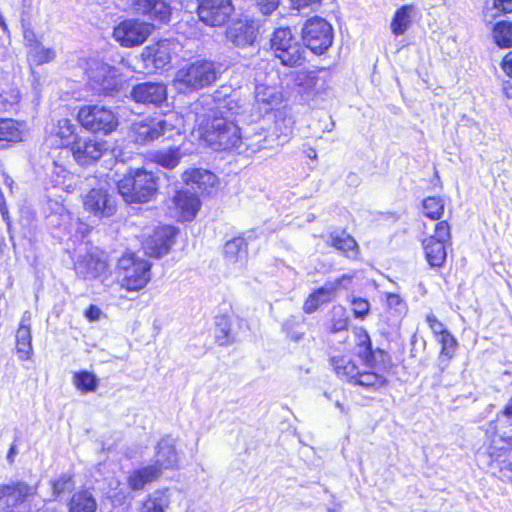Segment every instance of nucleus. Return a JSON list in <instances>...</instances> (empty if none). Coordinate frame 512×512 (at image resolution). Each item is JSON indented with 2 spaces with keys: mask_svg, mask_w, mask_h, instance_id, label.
<instances>
[{
  "mask_svg": "<svg viewBox=\"0 0 512 512\" xmlns=\"http://www.w3.org/2000/svg\"><path fill=\"white\" fill-rule=\"evenodd\" d=\"M155 122H166V123L168 122L169 123L165 126L162 125L163 127H161V136L166 135L168 138L172 137L173 131H175L176 134H180L182 128H184V126H185V124L183 123L184 120L173 113L166 115L165 118L162 120H155ZM185 122L187 125L191 124V127L194 124L191 121H187L186 118H185Z\"/></svg>",
  "mask_w": 512,
  "mask_h": 512,
  "instance_id": "4c0bfd02",
  "label": "nucleus"
},
{
  "mask_svg": "<svg viewBox=\"0 0 512 512\" xmlns=\"http://www.w3.org/2000/svg\"><path fill=\"white\" fill-rule=\"evenodd\" d=\"M424 214L432 219L438 220L442 217L444 212V201L440 197L429 196L423 200Z\"/></svg>",
  "mask_w": 512,
  "mask_h": 512,
  "instance_id": "ea45409f",
  "label": "nucleus"
},
{
  "mask_svg": "<svg viewBox=\"0 0 512 512\" xmlns=\"http://www.w3.org/2000/svg\"><path fill=\"white\" fill-rule=\"evenodd\" d=\"M182 179L192 189H198L202 192H209L218 180L214 173L200 168L186 170L182 175Z\"/></svg>",
  "mask_w": 512,
  "mask_h": 512,
  "instance_id": "412c9836",
  "label": "nucleus"
},
{
  "mask_svg": "<svg viewBox=\"0 0 512 512\" xmlns=\"http://www.w3.org/2000/svg\"><path fill=\"white\" fill-rule=\"evenodd\" d=\"M20 99V95H19V91L18 90H13L12 93H11V99H7V98H4L3 97V100L6 101V102H9L10 104H15L19 101Z\"/></svg>",
  "mask_w": 512,
  "mask_h": 512,
  "instance_id": "0e129e2a",
  "label": "nucleus"
},
{
  "mask_svg": "<svg viewBox=\"0 0 512 512\" xmlns=\"http://www.w3.org/2000/svg\"><path fill=\"white\" fill-rule=\"evenodd\" d=\"M74 487L72 478L67 475L61 476L59 479L52 483L53 494L59 496L62 493L71 491Z\"/></svg>",
  "mask_w": 512,
  "mask_h": 512,
  "instance_id": "49530a36",
  "label": "nucleus"
},
{
  "mask_svg": "<svg viewBox=\"0 0 512 512\" xmlns=\"http://www.w3.org/2000/svg\"><path fill=\"white\" fill-rule=\"evenodd\" d=\"M181 159V153L178 148H171L164 151H159L155 155V161L167 169L176 167Z\"/></svg>",
  "mask_w": 512,
  "mask_h": 512,
  "instance_id": "79ce46f5",
  "label": "nucleus"
},
{
  "mask_svg": "<svg viewBox=\"0 0 512 512\" xmlns=\"http://www.w3.org/2000/svg\"><path fill=\"white\" fill-rule=\"evenodd\" d=\"M131 96L136 102L159 106L166 101L167 90L162 83L145 82L136 85Z\"/></svg>",
  "mask_w": 512,
  "mask_h": 512,
  "instance_id": "a211bd4d",
  "label": "nucleus"
},
{
  "mask_svg": "<svg viewBox=\"0 0 512 512\" xmlns=\"http://www.w3.org/2000/svg\"><path fill=\"white\" fill-rule=\"evenodd\" d=\"M179 454L176 450V439L172 436L163 437L155 447L153 464L135 470L128 478L129 487L140 490L158 479L163 470H173L178 467Z\"/></svg>",
  "mask_w": 512,
  "mask_h": 512,
  "instance_id": "f03ea898",
  "label": "nucleus"
},
{
  "mask_svg": "<svg viewBox=\"0 0 512 512\" xmlns=\"http://www.w3.org/2000/svg\"><path fill=\"white\" fill-rule=\"evenodd\" d=\"M16 453H17V451H16V447H15L14 445H12V446H11V448H10V450H9V452H8L7 459H8L9 461H12V460H13V457H14V455H15Z\"/></svg>",
  "mask_w": 512,
  "mask_h": 512,
  "instance_id": "774afa93",
  "label": "nucleus"
},
{
  "mask_svg": "<svg viewBox=\"0 0 512 512\" xmlns=\"http://www.w3.org/2000/svg\"><path fill=\"white\" fill-rule=\"evenodd\" d=\"M121 80L117 73V70L114 68L110 74H108L105 79L102 80V84L99 87H94V90L99 94H111L113 91H116L120 86Z\"/></svg>",
  "mask_w": 512,
  "mask_h": 512,
  "instance_id": "c03bdc74",
  "label": "nucleus"
},
{
  "mask_svg": "<svg viewBox=\"0 0 512 512\" xmlns=\"http://www.w3.org/2000/svg\"><path fill=\"white\" fill-rule=\"evenodd\" d=\"M109 150L106 140L95 137H75L70 146V152L75 162L83 167L99 161Z\"/></svg>",
  "mask_w": 512,
  "mask_h": 512,
  "instance_id": "1a4fd4ad",
  "label": "nucleus"
},
{
  "mask_svg": "<svg viewBox=\"0 0 512 512\" xmlns=\"http://www.w3.org/2000/svg\"><path fill=\"white\" fill-rule=\"evenodd\" d=\"M281 93L274 86L258 84L255 87V100L259 105H263L265 110L281 102Z\"/></svg>",
  "mask_w": 512,
  "mask_h": 512,
  "instance_id": "c85d7f7f",
  "label": "nucleus"
},
{
  "mask_svg": "<svg viewBox=\"0 0 512 512\" xmlns=\"http://www.w3.org/2000/svg\"><path fill=\"white\" fill-rule=\"evenodd\" d=\"M340 318L334 319L333 324L331 326V331L333 333L345 330L348 326V319L344 317V310L342 308L339 309Z\"/></svg>",
  "mask_w": 512,
  "mask_h": 512,
  "instance_id": "6e6d98bb",
  "label": "nucleus"
},
{
  "mask_svg": "<svg viewBox=\"0 0 512 512\" xmlns=\"http://www.w3.org/2000/svg\"><path fill=\"white\" fill-rule=\"evenodd\" d=\"M302 39L313 53L322 54L332 45V26L320 17L308 19L302 28Z\"/></svg>",
  "mask_w": 512,
  "mask_h": 512,
  "instance_id": "6e6552de",
  "label": "nucleus"
},
{
  "mask_svg": "<svg viewBox=\"0 0 512 512\" xmlns=\"http://www.w3.org/2000/svg\"><path fill=\"white\" fill-rule=\"evenodd\" d=\"M353 314L356 318L364 319L370 310V303L364 298H354L351 302Z\"/></svg>",
  "mask_w": 512,
  "mask_h": 512,
  "instance_id": "de8ad7c7",
  "label": "nucleus"
},
{
  "mask_svg": "<svg viewBox=\"0 0 512 512\" xmlns=\"http://www.w3.org/2000/svg\"><path fill=\"white\" fill-rule=\"evenodd\" d=\"M119 194L127 203H145L154 198L158 185L152 172L130 170L116 182Z\"/></svg>",
  "mask_w": 512,
  "mask_h": 512,
  "instance_id": "7ed1b4c3",
  "label": "nucleus"
},
{
  "mask_svg": "<svg viewBox=\"0 0 512 512\" xmlns=\"http://www.w3.org/2000/svg\"><path fill=\"white\" fill-rule=\"evenodd\" d=\"M497 422L501 426H511L512 425V397L509 399L504 410L498 414Z\"/></svg>",
  "mask_w": 512,
  "mask_h": 512,
  "instance_id": "3c124183",
  "label": "nucleus"
},
{
  "mask_svg": "<svg viewBox=\"0 0 512 512\" xmlns=\"http://www.w3.org/2000/svg\"><path fill=\"white\" fill-rule=\"evenodd\" d=\"M96 500L88 491L75 493L69 504V512H95Z\"/></svg>",
  "mask_w": 512,
  "mask_h": 512,
  "instance_id": "473e14b6",
  "label": "nucleus"
},
{
  "mask_svg": "<svg viewBox=\"0 0 512 512\" xmlns=\"http://www.w3.org/2000/svg\"><path fill=\"white\" fill-rule=\"evenodd\" d=\"M450 226L447 221H440L435 226L434 234L423 240V247L431 267H441L447 257L446 244L450 242Z\"/></svg>",
  "mask_w": 512,
  "mask_h": 512,
  "instance_id": "9d476101",
  "label": "nucleus"
},
{
  "mask_svg": "<svg viewBox=\"0 0 512 512\" xmlns=\"http://www.w3.org/2000/svg\"><path fill=\"white\" fill-rule=\"evenodd\" d=\"M167 124L169 123L155 122V120L134 123L132 127L134 140L140 144L153 141L161 136V125L165 126Z\"/></svg>",
  "mask_w": 512,
  "mask_h": 512,
  "instance_id": "393cba45",
  "label": "nucleus"
},
{
  "mask_svg": "<svg viewBox=\"0 0 512 512\" xmlns=\"http://www.w3.org/2000/svg\"><path fill=\"white\" fill-rule=\"evenodd\" d=\"M76 273L84 279H94L105 275L108 271L106 260L96 254H89L75 265Z\"/></svg>",
  "mask_w": 512,
  "mask_h": 512,
  "instance_id": "aec40b11",
  "label": "nucleus"
},
{
  "mask_svg": "<svg viewBox=\"0 0 512 512\" xmlns=\"http://www.w3.org/2000/svg\"><path fill=\"white\" fill-rule=\"evenodd\" d=\"M357 354L368 367H372L375 353L372 351L371 346H368L367 354L364 352V348L357 347Z\"/></svg>",
  "mask_w": 512,
  "mask_h": 512,
  "instance_id": "4d7b16f0",
  "label": "nucleus"
},
{
  "mask_svg": "<svg viewBox=\"0 0 512 512\" xmlns=\"http://www.w3.org/2000/svg\"><path fill=\"white\" fill-rule=\"evenodd\" d=\"M354 384L367 389L377 390L386 384V379L378 373L359 370Z\"/></svg>",
  "mask_w": 512,
  "mask_h": 512,
  "instance_id": "c9c22d12",
  "label": "nucleus"
},
{
  "mask_svg": "<svg viewBox=\"0 0 512 512\" xmlns=\"http://www.w3.org/2000/svg\"><path fill=\"white\" fill-rule=\"evenodd\" d=\"M151 264L132 253L124 254L118 261L117 277L127 291L143 289L151 279Z\"/></svg>",
  "mask_w": 512,
  "mask_h": 512,
  "instance_id": "39448f33",
  "label": "nucleus"
},
{
  "mask_svg": "<svg viewBox=\"0 0 512 512\" xmlns=\"http://www.w3.org/2000/svg\"><path fill=\"white\" fill-rule=\"evenodd\" d=\"M35 491V487L24 482L0 486V512H23L25 502Z\"/></svg>",
  "mask_w": 512,
  "mask_h": 512,
  "instance_id": "f8f14e48",
  "label": "nucleus"
},
{
  "mask_svg": "<svg viewBox=\"0 0 512 512\" xmlns=\"http://www.w3.org/2000/svg\"><path fill=\"white\" fill-rule=\"evenodd\" d=\"M386 302L389 309L394 310L398 316H401L403 313H405L406 305L398 294L388 293Z\"/></svg>",
  "mask_w": 512,
  "mask_h": 512,
  "instance_id": "09e8293b",
  "label": "nucleus"
},
{
  "mask_svg": "<svg viewBox=\"0 0 512 512\" xmlns=\"http://www.w3.org/2000/svg\"><path fill=\"white\" fill-rule=\"evenodd\" d=\"M331 363L339 378L354 383L360 369L352 360L345 356L333 357Z\"/></svg>",
  "mask_w": 512,
  "mask_h": 512,
  "instance_id": "cd10ccee",
  "label": "nucleus"
},
{
  "mask_svg": "<svg viewBox=\"0 0 512 512\" xmlns=\"http://www.w3.org/2000/svg\"><path fill=\"white\" fill-rule=\"evenodd\" d=\"M322 0H289L290 7L293 10L301 11L306 8L315 9Z\"/></svg>",
  "mask_w": 512,
  "mask_h": 512,
  "instance_id": "603ef678",
  "label": "nucleus"
},
{
  "mask_svg": "<svg viewBox=\"0 0 512 512\" xmlns=\"http://www.w3.org/2000/svg\"><path fill=\"white\" fill-rule=\"evenodd\" d=\"M352 282V277L343 275L334 281L326 282L322 287L314 291L304 303V311L308 314L315 312L322 304L330 302L341 289L347 290Z\"/></svg>",
  "mask_w": 512,
  "mask_h": 512,
  "instance_id": "4468645a",
  "label": "nucleus"
},
{
  "mask_svg": "<svg viewBox=\"0 0 512 512\" xmlns=\"http://www.w3.org/2000/svg\"><path fill=\"white\" fill-rule=\"evenodd\" d=\"M153 26L149 23L128 19L119 23L113 31V37L121 46L133 47L141 45L152 33Z\"/></svg>",
  "mask_w": 512,
  "mask_h": 512,
  "instance_id": "9b49d317",
  "label": "nucleus"
},
{
  "mask_svg": "<svg viewBox=\"0 0 512 512\" xmlns=\"http://www.w3.org/2000/svg\"><path fill=\"white\" fill-rule=\"evenodd\" d=\"M24 42L28 50L36 44L40 43L34 31L28 28L24 30Z\"/></svg>",
  "mask_w": 512,
  "mask_h": 512,
  "instance_id": "13d9d810",
  "label": "nucleus"
},
{
  "mask_svg": "<svg viewBox=\"0 0 512 512\" xmlns=\"http://www.w3.org/2000/svg\"><path fill=\"white\" fill-rule=\"evenodd\" d=\"M494 6L503 12H511L512 0H494Z\"/></svg>",
  "mask_w": 512,
  "mask_h": 512,
  "instance_id": "052dcab7",
  "label": "nucleus"
},
{
  "mask_svg": "<svg viewBox=\"0 0 512 512\" xmlns=\"http://www.w3.org/2000/svg\"><path fill=\"white\" fill-rule=\"evenodd\" d=\"M355 336L357 338V347L364 348V352L368 353V346H371L370 337L366 330L363 328H359L355 331Z\"/></svg>",
  "mask_w": 512,
  "mask_h": 512,
  "instance_id": "5fc2aeb1",
  "label": "nucleus"
},
{
  "mask_svg": "<svg viewBox=\"0 0 512 512\" xmlns=\"http://www.w3.org/2000/svg\"><path fill=\"white\" fill-rule=\"evenodd\" d=\"M225 257L231 262H237L245 258L247 254V244L242 237H236L224 246Z\"/></svg>",
  "mask_w": 512,
  "mask_h": 512,
  "instance_id": "72a5a7b5",
  "label": "nucleus"
},
{
  "mask_svg": "<svg viewBox=\"0 0 512 512\" xmlns=\"http://www.w3.org/2000/svg\"><path fill=\"white\" fill-rule=\"evenodd\" d=\"M233 11L232 0H200L197 9L199 19L212 27L224 25Z\"/></svg>",
  "mask_w": 512,
  "mask_h": 512,
  "instance_id": "ddd939ff",
  "label": "nucleus"
},
{
  "mask_svg": "<svg viewBox=\"0 0 512 512\" xmlns=\"http://www.w3.org/2000/svg\"><path fill=\"white\" fill-rule=\"evenodd\" d=\"M85 211L97 218H109L116 212V203L102 188H93L83 197Z\"/></svg>",
  "mask_w": 512,
  "mask_h": 512,
  "instance_id": "dca6fc26",
  "label": "nucleus"
},
{
  "mask_svg": "<svg viewBox=\"0 0 512 512\" xmlns=\"http://www.w3.org/2000/svg\"><path fill=\"white\" fill-rule=\"evenodd\" d=\"M77 120L87 131L94 134L108 135L116 130L119 120L109 107L100 104H87L79 108Z\"/></svg>",
  "mask_w": 512,
  "mask_h": 512,
  "instance_id": "0eeeda50",
  "label": "nucleus"
},
{
  "mask_svg": "<svg viewBox=\"0 0 512 512\" xmlns=\"http://www.w3.org/2000/svg\"><path fill=\"white\" fill-rule=\"evenodd\" d=\"M437 341L441 344V355L451 359L457 350L458 342L456 338L449 332H444Z\"/></svg>",
  "mask_w": 512,
  "mask_h": 512,
  "instance_id": "37998d69",
  "label": "nucleus"
},
{
  "mask_svg": "<svg viewBox=\"0 0 512 512\" xmlns=\"http://www.w3.org/2000/svg\"><path fill=\"white\" fill-rule=\"evenodd\" d=\"M55 56V50L44 47L41 42L31 47L27 52L28 61L36 65L48 63L52 61Z\"/></svg>",
  "mask_w": 512,
  "mask_h": 512,
  "instance_id": "f704fd0d",
  "label": "nucleus"
},
{
  "mask_svg": "<svg viewBox=\"0 0 512 512\" xmlns=\"http://www.w3.org/2000/svg\"><path fill=\"white\" fill-rule=\"evenodd\" d=\"M415 10L413 5H404L395 12L390 24L391 31L395 36L402 35L408 30L412 24Z\"/></svg>",
  "mask_w": 512,
  "mask_h": 512,
  "instance_id": "bb28decb",
  "label": "nucleus"
},
{
  "mask_svg": "<svg viewBox=\"0 0 512 512\" xmlns=\"http://www.w3.org/2000/svg\"><path fill=\"white\" fill-rule=\"evenodd\" d=\"M231 323L227 316L221 315L215 317V339L221 345H228L232 342L230 336Z\"/></svg>",
  "mask_w": 512,
  "mask_h": 512,
  "instance_id": "e433bc0d",
  "label": "nucleus"
},
{
  "mask_svg": "<svg viewBox=\"0 0 512 512\" xmlns=\"http://www.w3.org/2000/svg\"><path fill=\"white\" fill-rule=\"evenodd\" d=\"M177 229L172 226H162L154 230L153 234L143 242V249L147 256L160 258L166 255L174 244Z\"/></svg>",
  "mask_w": 512,
  "mask_h": 512,
  "instance_id": "2eb2a0df",
  "label": "nucleus"
},
{
  "mask_svg": "<svg viewBox=\"0 0 512 512\" xmlns=\"http://www.w3.org/2000/svg\"><path fill=\"white\" fill-rule=\"evenodd\" d=\"M502 70L512 78V51L506 54L501 62Z\"/></svg>",
  "mask_w": 512,
  "mask_h": 512,
  "instance_id": "bf43d9fd",
  "label": "nucleus"
},
{
  "mask_svg": "<svg viewBox=\"0 0 512 512\" xmlns=\"http://www.w3.org/2000/svg\"><path fill=\"white\" fill-rule=\"evenodd\" d=\"M493 37L498 46L512 47V23L498 22L493 29Z\"/></svg>",
  "mask_w": 512,
  "mask_h": 512,
  "instance_id": "58836bf2",
  "label": "nucleus"
},
{
  "mask_svg": "<svg viewBox=\"0 0 512 512\" xmlns=\"http://www.w3.org/2000/svg\"><path fill=\"white\" fill-rule=\"evenodd\" d=\"M227 38L236 46H247L254 42L256 31L252 24L238 21L228 28Z\"/></svg>",
  "mask_w": 512,
  "mask_h": 512,
  "instance_id": "b1692460",
  "label": "nucleus"
},
{
  "mask_svg": "<svg viewBox=\"0 0 512 512\" xmlns=\"http://www.w3.org/2000/svg\"><path fill=\"white\" fill-rule=\"evenodd\" d=\"M270 48L283 66L297 67L305 62L306 50L289 27L274 30L270 38Z\"/></svg>",
  "mask_w": 512,
  "mask_h": 512,
  "instance_id": "20e7f679",
  "label": "nucleus"
},
{
  "mask_svg": "<svg viewBox=\"0 0 512 512\" xmlns=\"http://www.w3.org/2000/svg\"><path fill=\"white\" fill-rule=\"evenodd\" d=\"M303 332L301 331H289L288 337L294 342H298L303 338Z\"/></svg>",
  "mask_w": 512,
  "mask_h": 512,
  "instance_id": "e2e57ef3",
  "label": "nucleus"
},
{
  "mask_svg": "<svg viewBox=\"0 0 512 512\" xmlns=\"http://www.w3.org/2000/svg\"><path fill=\"white\" fill-rule=\"evenodd\" d=\"M169 503V491L167 489L156 490L144 501L140 512H165Z\"/></svg>",
  "mask_w": 512,
  "mask_h": 512,
  "instance_id": "c756f323",
  "label": "nucleus"
},
{
  "mask_svg": "<svg viewBox=\"0 0 512 512\" xmlns=\"http://www.w3.org/2000/svg\"><path fill=\"white\" fill-rule=\"evenodd\" d=\"M74 384L83 393L94 392L98 386L97 377L88 371L77 372L74 375Z\"/></svg>",
  "mask_w": 512,
  "mask_h": 512,
  "instance_id": "a19ab883",
  "label": "nucleus"
},
{
  "mask_svg": "<svg viewBox=\"0 0 512 512\" xmlns=\"http://www.w3.org/2000/svg\"><path fill=\"white\" fill-rule=\"evenodd\" d=\"M247 103L233 95L219 98L201 95L186 113L187 121L193 122L200 136L215 150H240L243 140L234 119L241 115Z\"/></svg>",
  "mask_w": 512,
  "mask_h": 512,
  "instance_id": "f257e3e1",
  "label": "nucleus"
},
{
  "mask_svg": "<svg viewBox=\"0 0 512 512\" xmlns=\"http://www.w3.org/2000/svg\"><path fill=\"white\" fill-rule=\"evenodd\" d=\"M15 338L18 359L21 361L29 360L33 355L31 313L29 311L23 313Z\"/></svg>",
  "mask_w": 512,
  "mask_h": 512,
  "instance_id": "6ab92c4d",
  "label": "nucleus"
},
{
  "mask_svg": "<svg viewBox=\"0 0 512 512\" xmlns=\"http://www.w3.org/2000/svg\"><path fill=\"white\" fill-rule=\"evenodd\" d=\"M178 43L173 40L164 39L151 46L143 49L141 57L145 62V67L150 66L156 69H164L172 59V55L176 53Z\"/></svg>",
  "mask_w": 512,
  "mask_h": 512,
  "instance_id": "f3484780",
  "label": "nucleus"
},
{
  "mask_svg": "<svg viewBox=\"0 0 512 512\" xmlns=\"http://www.w3.org/2000/svg\"><path fill=\"white\" fill-rule=\"evenodd\" d=\"M503 89H504L505 94H506L508 97L512 98V83H511V82H506V83L504 84Z\"/></svg>",
  "mask_w": 512,
  "mask_h": 512,
  "instance_id": "69168bd1",
  "label": "nucleus"
},
{
  "mask_svg": "<svg viewBox=\"0 0 512 512\" xmlns=\"http://www.w3.org/2000/svg\"><path fill=\"white\" fill-rule=\"evenodd\" d=\"M260 12L263 15H270L279 6V0H256Z\"/></svg>",
  "mask_w": 512,
  "mask_h": 512,
  "instance_id": "864d4df0",
  "label": "nucleus"
},
{
  "mask_svg": "<svg viewBox=\"0 0 512 512\" xmlns=\"http://www.w3.org/2000/svg\"><path fill=\"white\" fill-rule=\"evenodd\" d=\"M100 314H101V310L94 306V305H91L89 307V309L86 311V317L90 320V321H96L99 319L100 317Z\"/></svg>",
  "mask_w": 512,
  "mask_h": 512,
  "instance_id": "680f3d73",
  "label": "nucleus"
},
{
  "mask_svg": "<svg viewBox=\"0 0 512 512\" xmlns=\"http://www.w3.org/2000/svg\"><path fill=\"white\" fill-rule=\"evenodd\" d=\"M136 8L148 18L160 22H167L171 16L170 5L165 0H137Z\"/></svg>",
  "mask_w": 512,
  "mask_h": 512,
  "instance_id": "4be33fe9",
  "label": "nucleus"
},
{
  "mask_svg": "<svg viewBox=\"0 0 512 512\" xmlns=\"http://www.w3.org/2000/svg\"><path fill=\"white\" fill-rule=\"evenodd\" d=\"M219 68L214 62L196 60L185 64L175 74L174 81L190 90H199L213 84L219 76Z\"/></svg>",
  "mask_w": 512,
  "mask_h": 512,
  "instance_id": "423d86ee",
  "label": "nucleus"
},
{
  "mask_svg": "<svg viewBox=\"0 0 512 512\" xmlns=\"http://www.w3.org/2000/svg\"><path fill=\"white\" fill-rule=\"evenodd\" d=\"M329 241L333 247L343 252L347 257L355 258L357 256V243L354 238L345 232L332 233Z\"/></svg>",
  "mask_w": 512,
  "mask_h": 512,
  "instance_id": "7c9ffc66",
  "label": "nucleus"
},
{
  "mask_svg": "<svg viewBox=\"0 0 512 512\" xmlns=\"http://www.w3.org/2000/svg\"><path fill=\"white\" fill-rule=\"evenodd\" d=\"M3 177H4V183L5 185L11 190L12 189V184H13V180L10 176H8L7 174L3 173Z\"/></svg>",
  "mask_w": 512,
  "mask_h": 512,
  "instance_id": "338daca9",
  "label": "nucleus"
},
{
  "mask_svg": "<svg viewBox=\"0 0 512 512\" xmlns=\"http://www.w3.org/2000/svg\"><path fill=\"white\" fill-rule=\"evenodd\" d=\"M114 68L105 64L98 63L95 68L90 70L89 78L92 87H99L102 84V80L112 72Z\"/></svg>",
  "mask_w": 512,
  "mask_h": 512,
  "instance_id": "a18cd8bd",
  "label": "nucleus"
},
{
  "mask_svg": "<svg viewBox=\"0 0 512 512\" xmlns=\"http://www.w3.org/2000/svg\"><path fill=\"white\" fill-rule=\"evenodd\" d=\"M26 137L25 126L10 118H0V142L19 143Z\"/></svg>",
  "mask_w": 512,
  "mask_h": 512,
  "instance_id": "a878e982",
  "label": "nucleus"
},
{
  "mask_svg": "<svg viewBox=\"0 0 512 512\" xmlns=\"http://www.w3.org/2000/svg\"><path fill=\"white\" fill-rule=\"evenodd\" d=\"M76 129V125L70 119L63 118L53 125L50 134L59 138V145L65 146L72 143L71 138L75 136Z\"/></svg>",
  "mask_w": 512,
  "mask_h": 512,
  "instance_id": "2f4dec72",
  "label": "nucleus"
},
{
  "mask_svg": "<svg viewBox=\"0 0 512 512\" xmlns=\"http://www.w3.org/2000/svg\"><path fill=\"white\" fill-rule=\"evenodd\" d=\"M173 202L184 221L192 220L201 205L199 198L189 191H178L173 198Z\"/></svg>",
  "mask_w": 512,
  "mask_h": 512,
  "instance_id": "5701e85b",
  "label": "nucleus"
},
{
  "mask_svg": "<svg viewBox=\"0 0 512 512\" xmlns=\"http://www.w3.org/2000/svg\"><path fill=\"white\" fill-rule=\"evenodd\" d=\"M426 322L429 326V328L431 329L432 333L434 334V336L436 337V339L438 337H440L442 334H444V332H447L448 330L444 327V324L439 321L437 319V317L430 313V314H427L426 316Z\"/></svg>",
  "mask_w": 512,
  "mask_h": 512,
  "instance_id": "8fccbe9b",
  "label": "nucleus"
}]
</instances>
